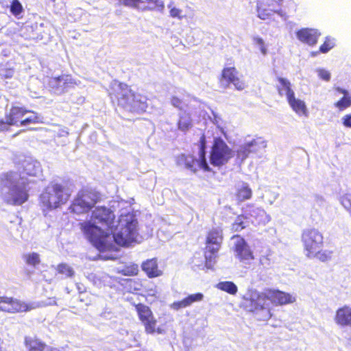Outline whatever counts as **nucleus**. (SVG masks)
Listing matches in <instances>:
<instances>
[{"label": "nucleus", "mask_w": 351, "mask_h": 351, "mask_svg": "<svg viewBox=\"0 0 351 351\" xmlns=\"http://www.w3.org/2000/svg\"><path fill=\"white\" fill-rule=\"evenodd\" d=\"M34 306L12 297L2 296L0 301V311L16 313L29 311Z\"/></svg>", "instance_id": "nucleus-13"}, {"label": "nucleus", "mask_w": 351, "mask_h": 351, "mask_svg": "<svg viewBox=\"0 0 351 351\" xmlns=\"http://www.w3.org/2000/svg\"><path fill=\"white\" fill-rule=\"evenodd\" d=\"M297 38L302 43L313 46L317 43L320 34L314 29L302 28L296 32Z\"/></svg>", "instance_id": "nucleus-18"}, {"label": "nucleus", "mask_w": 351, "mask_h": 351, "mask_svg": "<svg viewBox=\"0 0 351 351\" xmlns=\"http://www.w3.org/2000/svg\"><path fill=\"white\" fill-rule=\"evenodd\" d=\"M91 221L80 223L81 231L86 239L99 251H106L110 246V233L114 227L115 215L108 208L96 207L91 213Z\"/></svg>", "instance_id": "nucleus-1"}, {"label": "nucleus", "mask_w": 351, "mask_h": 351, "mask_svg": "<svg viewBox=\"0 0 351 351\" xmlns=\"http://www.w3.org/2000/svg\"><path fill=\"white\" fill-rule=\"evenodd\" d=\"M283 0H269V3H268V6L269 7H275V6H280Z\"/></svg>", "instance_id": "nucleus-51"}, {"label": "nucleus", "mask_w": 351, "mask_h": 351, "mask_svg": "<svg viewBox=\"0 0 351 351\" xmlns=\"http://www.w3.org/2000/svg\"><path fill=\"white\" fill-rule=\"evenodd\" d=\"M336 91L343 94V97L334 103V106L339 110L343 111L351 106V95L346 89L340 87L335 88Z\"/></svg>", "instance_id": "nucleus-24"}, {"label": "nucleus", "mask_w": 351, "mask_h": 351, "mask_svg": "<svg viewBox=\"0 0 351 351\" xmlns=\"http://www.w3.org/2000/svg\"><path fill=\"white\" fill-rule=\"evenodd\" d=\"M269 302L275 306H282L295 302V298L290 293L278 289L267 288Z\"/></svg>", "instance_id": "nucleus-16"}, {"label": "nucleus", "mask_w": 351, "mask_h": 351, "mask_svg": "<svg viewBox=\"0 0 351 351\" xmlns=\"http://www.w3.org/2000/svg\"><path fill=\"white\" fill-rule=\"evenodd\" d=\"M276 80L279 82V85L277 86L276 89L280 96L285 95L287 99L295 94L289 80L282 77H278Z\"/></svg>", "instance_id": "nucleus-25"}, {"label": "nucleus", "mask_w": 351, "mask_h": 351, "mask_svg": "<svg viewBox=\"0 0 351 351\" xmlns=\"http://www.w3.org/2000/svg\"><path fill=\"white\" fill-rule=\"evenodd\" d=\"M30 112L29 110H27L25 108L20 106H12L10 112L5 116V119L8 120V123L12 125H18L19 123L22 119V117L27 113Z\"/></svg>", "instance_id": "nucleus-21"}, {"label": "nucleus", "mask_w": 351, "mask_h": 351, "mask_svg": "<svg viewBox=\"0 0 351 351\" xmlns=\"http://www.w3.org/2000/svg\"><path fill=\"white\" fill-rule=\"evenodd\" d=\"M203 298L204 295L202 293L191 294L180 301L173 302L171 306L173 309L178 311L191 306L194 302H200Z\"/></svg>", "instance_id": "nucleus-22"}, {"label": "nucleus", "mask_w": 351, "mask_h": 351, "mask_svg": "<svg viewBox=\"0 0 351 351\" xmlns=\"http://www.w3.org/2000/svg\"><path fill=\"white\" fill-rule=\"evenodd\" d=\"M38 128H31L30 130H38Z\"/></svg>", "instance_id": "nucleus-56"}, {"label": "nucleus", "mask_w": 351, "mask_h": 351, "mask_svg": "<svg viewBox=\"0 0 351 351\" xmlns=\"http://www.w3.org/2000/svg\"><path fill=\"white\" fill-rule=\"evenodd\" d=\"M14 180L12 172L3 175L0 184L1 197L8 204L20 206L27 201L29 194L25 186L16 184Z\"/></svg>", "instance_id": "nucleus-5"}, {"label": "nucleus", "mask_w": 351, "mask_h": 351, "mask_svg": "<svg viewBox=\"0 0 351 351\" xmlns=\"http://www.w3.org/2000/svg\"><path fill=\"white\" fill-rule=\"evenodd\" d=\"M56 273L62 275L65 278H73L75 276V271L67 263H61L56 267Z\"/></svg>", "instance_id": "nucleus-32"}, {"label": "nucleus", "mask_w": 351, "mask_h": 351, "mask_svg": "<svg viewBox=\"0 0 351 351\" xmlns=\"http://www.w3.org/2000/svg\"><path fill=\"white\" fill-rule=\"evenodd\" d=\"M10 125H12L8 123L7 119L5 120L0 119V132L8 131Z\"/></svg>", "instance_id": "nucleus-49"}, {"label": "nucleus", "mask_w": 351, "mask_h": 351, "mask_svg": "<svg viewBox=\"0 0 351 351\" xmlns=\"http://www.w3.org/2000/svg\"><path fill=\"white\" fill-rule=\"evenodd\" d=\"M248 226L247 217L243 214L239 215L231 224L232 232H240Z\"/></svg>", "instance_id": "nucleus-31"}, {"label": "nucleus", "mask_w": 351, "mask_h": 351, "mask_svg": "<svg viewBox=\"0 0 351 351\" xmlns=\"http://www.w3.org/2000/svg\"><path fill=\"white\" fill-rule=\"evenodd\" d=\"M118 3L121 5H124L125 7L132 8L138 9L139 8V5L141 0H117Z\"/></svg>", "instance_id": "nucleus-40"}, {"label": "nucleus", "mask_w": 351, "mask_h": 351, "mask_svg": "<svg viewBox=\"0 0 351 351\" xmlns=\"http://www.w3.org/2000/svg\"><path fill=\"white\" fill-rule=\"evenodd\" d=\"M107 91L113 106L133 114L146 111L147 104L145 97L134 92L128 84L114 80Z\"/></svg>", "instance_id": "nucleus-2"}, {"label": "nucleus", "mask_w": 351, "mask_h": 351, "mask_svg": "<svg viewBox=\"0 0 351 351\" xmlns=\"http://www.w3.org/2000/svg\"><path fill=\"white\" fill-rule=\"evenodd\" d=\"M10 12L15 16L20 15L23 8L19 0H12L10 7Z\"/></svg>", "instance_id": "nucleus-39"}, {"label": "nucleus", "mask_w": 351, "mask_h": 351, "mask_svg": "<svg viewBox=\"0 0 351 351\" xmlns=\"http://www.w3.org/2000/svg\"><path fill=\"white\" fill-rule=\"evenodd\" d=\"M217 288L230 295H236L238 291L237 286L232 281H222L217 285Z\"/></svg>", "instance_id": "nucleus-34"}, {"label": "nucleus", "mask_w": 351, "mask_h": 351, "mask_svg": "<svg viewBox=\"0 0 351 351\" xmlns=\"http://www.w3.org/2000/svg\"><path fill=\"white\" fill-rule=\"evenodd\" d=\"M171 103L173 106H175L179 109H182L183 107L182 100L176 96H173L171 97Z\"/></svg>", "instance_id": "nucleus-46"}, {"label": "nucleus", "mask_w": 351, "mask_h": 351, "mask_svg": "<svg viewBox=\"0 0 351 351\" xmlns=\"http://www.w3.org/2000/svg\"><path fill=\"white\" fill-rule=\"evenodd\" d=\"M13 73H14V70L12 69H9L7 71V73L5 75V78H10V77H12Z\"/></svg>", "instance_id": "nucleus-52"}, {"label": "nucleus", "mask_w": 351, "mask_h": 351, "mask_svg": "<svg viewBox=\"0 0 351 351\" xmlns=\"http://www.w3.org/2000/svg\"><path fill=\"white\" fill-rule=\"evenodd\" d=\"M24 344L29 351H43L46 344L37 337H25Z\"/></svg>", "instance_id": "nucleus-27"}, {"label": "nucleus", "mask_w": 351, "mask_h": 351, "mask_svg": "<svg viewBox=\"0 0 351 351\" xmlns=\"http://www.w3.org/2000/svg\"><path fill=\"white\" fill-rule=\"evenodd\" d=\"M335 47V43L333 39L330 37L327 36L325 38V40L323 44L321 45L319 49V51L322 53H326L328 52L330 49H332Z\"/></svg>", "instance_id": "nucleus-38"}, {"label": "nucleus", "mask_w": 351, "mask_h": 351, "mask_svg": "<svg viewBox=\"0 0 351 351\" xmlns=\"http://www.w3.org/2000/svg\"><path fill=\"white\" fill-rule=\"evenodd\" d=\"M115 243L121 246H128L136 241V221H128L121 230L113 234Z\"/></svg>", "instance_id": "nucleus-11"}, {"label": "nucleus", "mask_w": 351, "mask_h": 351, "mask_svg": "<svg viewBox=\"0 0 351 351\" xmlns=\"http://www.w3.org/2000/svg\"><path fill=\"white\" fill-rule=\"evenodd\" d=\"M199 157L200 158V164L203 167V171L206 172H210L212 171L211 168L209 167L206 157V137L203 134L199 139Z\"/></svg>", "instance_id": "nucleus-28"}, {"label": "nucleus", "mask_w": 351, "mask_h": 351, "mask_svg": "<svg viewBox=\"0 0 351 351\" xmlns=\"http://www.w3.org/2000/svg\"><path fill=\"white\" fill-rule=\"evenodd\" d=\"M237 239L234 244V252L237 258L242 262H250L254 258L253 253L245 239L239 234L232 236V239Z\"/></svg>", "instance_id": "nucleus-14"}, {"label": "nucleus", "mask_w": 351, "mask_h": 351, "mask_svg": "<svg viewBox=\"0 0 351 351\" xmlns=\"http://www.w3.org/2000/svg\"><path fill=\"white\" fill-rule=\"evenodd\" d=\"M241 306L246 311L258 316L263 321L269 320L272 317L269 307V298L267 288L263 291L254 289H248L241 296Z\"/></svg>", "instance_id": "nucleus-3"}, {"label": "nucleus", "mask_w": 351, "mask_h": 351, "mask_svg": "<svg viewBox=\"0 0 351 351\" xmlns=\"http://www.w3.org/2000/svg\"><path fill=\"white\" fill-rule=\"evenodd\" d=\"M76 85V81L69 74H63L53 77L51 80V88L56 90H60L61 93H64L68 88H73Z\"/></svg>", "instance_id": "nucleus-17"}, {"label": "nucleus", "mask_w": 351, "mask_h": 351, "mask_svg": "<svg viewBox=\"0 0 351 351\" xmlns=\"http://www.w3.org/2000/svg\"><path fill=\"white\" fill-rule=\"evenodd\" d=\"M234 156L232 149L220 138L214 140L210 152V162L215 167L225 165Z\"/></svg>", "instance_id": "nucleus-10"}, {"label": "nucleus", "mask_w": 351, "mask_h": 351, "mask_svg": "<svg viewBox=\"0 0 351 351\" xmlns=\"http://www.w3.org/2000/svg\"><path fill=\"white\" fill-rule=\"evenodd\" d=\"M132 305L147 335H162L166 332L165 325L157 326V319L149 306L143 303H132Z\"/></svg>", "instance_id": "nucleus-8"}, {"label": "nucleus", "mask_w": 351, "mask_h": 351, "mask_svg": "<svg viewBox=\"0 0 351 351\" xmlns=\"http://www.w3.org/2000/svg\"><path fill=\"white\" fill-rule=\"evenodd\" d=\"M318 75L320 79L326 82L329 81L330 79V73L329 71L324 69H319L318 71Z\"/></svg>", "instance_id": "nucleus-45"}, {"label": "nucleus", "mask_w": 351, "mask_h": 351, "mask_svg": "<svg viewBox=\"0 0 351 351\" xmlns=\"http://www.w3.org/2000/svg\"><path fill=\"white\" fill-rule=\"evenodd\" d=\"M138 267L136 264H132L125 266L121 271L124 276H134L138 274Z\"/></svg>", "instance_id": "nucleus-37"}, {"label": "nucleus", "mask_w": 351, "mask_h": 351, "mask_svg": "<svg viewBox=\"0 0 351 351\" xmlns=\"http://www.w3.org/2000/svg\"><path fill=\"white\" fill-rule=\"evenodd\" d=\"M287 100L291 109L297 114L299 116L308 115V110L305 102L300 99L295 98V94L288 98Z\"/></svg>", "instance_id": "nucleus-23"}, {"label": "nucleus", "mask_w": 351, "mask_h": 351, "mask_svg": "<svg viewBox=\"0 0 351 351\" xmlns=\"http://www.w3.org/2000/svg\"><path fill=\"white\" fill-rule=\"evenodd\" d=\"M176 165L180 167H183L193 173L197 171V168L203 170V167L200 164V158L197 159L193 155L190 154H180L176 158Z\"/></svg>", "instance_id": "nucleus-15"}, {"label": "nucleus", "mask_w": 351, "mask_h": 351, "mask_svg": "<svg viewBox=\"0 0 351 351\" xmlns=\"http://www.w3.org/2000/svg\"><path fill=\"white\" fill-rule=\"evenodd\" d=\"M319 52V51L312 52V53H311V55H312L313 56H316Z\"/></svg>", "instance_id": "nucleus-53"}, {"label": "nucleus", "mask_w": 351, "mask_h": 351, "mask_svg": "<svg viewBox=\"0 0 351 351\" xmlns=\"http://www.w3.org/2000/svg\"><path fill=\"white\" fill-rule=\"evenodd\" d=\"M253 43L256 47H259L261 52L263 55L267 53V49L262 38L259 36H254Z\"/></svg>", "instance_id": "nucleus-41"}, {"label": "nucleus", "mask_w": 351, "mask_h": 351, "mask_svg": "<svg viewBox=\"0 0 351 351\" xmlns=\"http://www.w3.org/2000/svg\"><path fill=\"white\" fill-rule=\"evenodd\" d=\"M257 12L258 18L263 20L269 19L271 15V12L265 8H261V5H257Z\"/></svg>", "instance_id": "nucleus-43"}, {"label": "nucleus", "mask_w": 351, "mask_h": 351, "mask_svg": "<svg viewBox=\"0 0 351 351\" xmlns=\"http://www.w3.org/2000/svg\"><path fill=\"white\" fill-rule=\"evenodd\" d=\"M341 204L345 208L351 211V195L346 194L341 197Z\"/></svg>", "instance_id": "nucleus-44"}, {"label": "nucleus", "mask_w": 351, "mask_h": 351, "mask_svg": "<svg viewBox=\"0 0 351 351\" xmlns=\"http://www.w3.org/2000/svg\"><path fill=\"white\" fill-rule=\"evenodd\" d=\"M334 319L335 323L340 326L351 327V306L343 305L338 308Z\"/></svg>", "instance_id": "nucleus-19"}, {"label": "nucleus", "mask_w": 351, "mask_h": 351, "mask_svg": "<svg viewBox=\"0 0 351 351\" xmlns=\"http://www.w3.org/2000/svg\"><path fill=\"white\" fill-rule=\"evenodd\" d=\"M25 263L29 266L36 267L40 263V255L36 252L27 253L23 256Z\"/></svg>", "instance_id": "nucleus-36"}, {"label": "nucleus", "mask_w": 351, "mask_h": 351, "mask_svg": "<svg viewBox=\"0 0 351 351\" xmlns=\"http://www.w3.org/2000/svg\"><path fill=\"white\" fill-rule=\"evenodd\" d=\"M342 123L346 128H351V113L342 117Z\"/></svg>", "instance_id": "nucleus-47"}, {"label": "nucleus", "mask_w": 351, "mask_h": 351, "mask_svg": "<svg viewBox=\"0 0 351 351\" xmlns=\"http://www.w3.org/2000/svg\"><path fill=\"white\" fill-rule=\"evenodd\" d=\"M101 194L96 189L84 186L81 188L69 205V213L82 215L88 214L101 201Z\"/></svg>", "instance_id": "nucleus-6"}, {"label": "nucleus", "mask_w": 351, "mask_h": 351, "mask_svg": "<svg viewBox=\"0 0 351 351\" xmlns=\"http://www.w3.org/2000/svg\"><path fill=\"white\" fill-rule=\"evenodd\" d=\"M138 10L141 11H160L165 8V5L161 0H141Z\"/></svg>", "instance_id": "nucleus-26"}, {"label": "nucleus", "mask_w": 351, "mask_h": 351, "mask_svg": "<svg viewBox=\"0 0 351 351\" xmlns=\"http://www.w3.org/2000/svg\"><path fill=\"white\" fill-rule=\"evenodd\" d=\"M305 255L310 258H316L322 262L331 260L332 251L322 250L324 236L315 228H308L302 231L301 235Z\"/></svg>", "instance_id": "nucleus-4"}, {"label": "nucleus", "mask_w": 351, "mask_h": 351, "mask_svg": "<svg viewBox=\"0 0 351 351\" xmlns=\"http://www.w3.org/2000/svg\"><path fill=\"white\" fill-rule=\"evenodd\" d=\"M72 184L68 181L55 183L40 195L41 204L47 209H56L66 204L73 192Z\"/></svg>", "instance_id": "nucleus-7"}, {"label": "nucleus", "mask_w": 351, "mask_h": 351, "mask_svg": "<svg viewBox=\"0 0 351 351\" xmlns=\"http://www.w3.org/2000/svg\"><path fill=\"white\" fill-rule=\"evenodd\" d=\"M32 114L20 121V125L25 126L29 124L43 123V117H40L38 113L30 110Z\"/></svg>", "instance_id": "nucleus-35"}, {"label": "nucleus", "mask_w": 351, "mask_h": 351, "mask_svg": "<svg viewBox=\"0 0 351 351\" xmlns=\"http://www.w3.org/2000/svg\"><path fill=\"white\" fill-rule=\"evenodd\" d=\"M142 270L149 278H157L162 275V271L159 268L156 258L147 259L141 265Z\"/></svg>", "instance_id": "nucleus-20"}, {"label": "nucleus", "mask_w": 351, "mask_h": 351, "mask_svg": "<svg viewBox=\"0 0 351 351\" xmlns=\"http://www.w3.org/2000/svg\"><path fill=\"white\" fill-rule=\"evenodd\" d=\"M252 196V191L248 184H245L239 188L236 192L237 199L240 202L250 199Z\"/></svg>", "instance_id": "nucleus-33"}, {"label": "nucleus", "mask_w": 351, "mask_h": 351, "mask_svg": "<svg viewBox=\"0 0 351 351\" xmlns=\"http://www.w3.org/2000/svg\"><path fill=\"white\" fill-rule=\"evenodd\" d=\"M271 12H276V13H279V12L278 10H276L275 9L271 10Z\"/></svg>", "instance_id": "nucleus-55"}, {"label": "nucleus", "mask_w": 351, "mask_h": 351, "mask_svg": "<svg viewBox=\"0 0 351 351\" xmlns=\"http://www.w3.org/2000/svg\"><path fill=\"white\" fill-rule=\"evenodd\" d=\"M223 241V230L219 227H213L206 232L204 256L206 263H211L217 256Z\"/></svg>", "instance_id": "nucleus-9"}, {"label": "nucleus", "mask_w": 351, "mask_h": 351, "mask_svg": "<svg viewBox=\"0 0 351 351\" xmlns=\"http://www.w3.org/2000/svg\"><path fill=\"white\" fill-rule=\"evenodd\" d=\"M170 15L171 16L173 17V18H182V16H181V14H182V10L179 8H172L171 10H170Z\"/></svg>", "instance_id": "nucleus-50"}, {"label": "nucleus", "mask_w": 351, "mask_h": 351, "mask_svg": "<svg viewBox=\"0 0 351 351\" xmlns=\"http://www.w3.org/2000/svg\"><path fill=\"white\" fill-rule=\"evenodd\" d=\"M23 131H24V130H20V131H19V132H18L17 133L14 134L13 135V136H16L18 134H19V133H21V132H23Z\"/></svg>", "instance_id": "nucleus-54"}, {"label": "nucleus", "mask_w": 351, "mask_h": 351, "mask_svg": "<svg viewBox=\"0 0 351 351\" xmlns=\"http://www.w3.org/2000/svg\"><path fill=\"white\" fill-rule=\"evenodd\" d=\"M146 280L136 278H128L125 280V287L128 289L129 291H141L145 289L144 283Z\"/></svg>", "instance_id": "nucleus-29"}, {"label": "nucleus", "mask_w": 351, "mask_h": 351, "mask_svg": "<svg viewBox=\"0 0 351 351\" xmlns=\"http://www.w3.org/2000/svg\"><path fill=\"white\" fill-rule=\"evenodd\" d=\"M252 141H257L258 143H256L257 145L252 146V148H256V147L257 148V152L258 150H260L261 149L264 148V147H266L265 142L264 141H263V139L261 138H254Z\"/></svg>", "instance_id": "nucleus-48"}, {"label": "nucleus", "mask_w": 351, "mask_h": 351, "mask_svg": "<svg viewBox=\"0 0 351 351\" xmlns=\"http://www.w3.org/2000/svg\"><path fill=\"white\" fill-rule=\"evenodd\" d=\"M256 143H258L256 141H251L241 146L240 148L237 150L238 158H241V160H244L249 156L250 154L256 152V147L252 148V146L257 145Z\"/></svg>", "instance_id": "nucleus-30"}, {"label": "nucleus", "mask_w": 351, "mask_h": 351, "mask_svg": "<svg viewBox=\"0 0 351 351\" xmlns=\"http://www.w3.org/2000/svg\"><path fill=\"white\" fill-rule=\"evenodd\" d=\"M191 126V121L181 117L178 122V128L180 130L183 132L187 131Z\"/></svg>", "instance_id": "nucleus-42"}, {"label": "nucleus", "mask_w": 351, "mask_h": 351, "mask_svg": "<svg viewBox=\"0 0 351 351\" xmlns=\"http://www.w3.org/2000/svg\"><path fill=\"white\" fill-rule=\"evenodd\" d=\"M219 81L226 87L232 84L238 90H242L245 87V82L240 78L239 73L234 65L225 66L222 69Z\"/></svg>", "instance_id": "nucleus-12"}]
</instances>
